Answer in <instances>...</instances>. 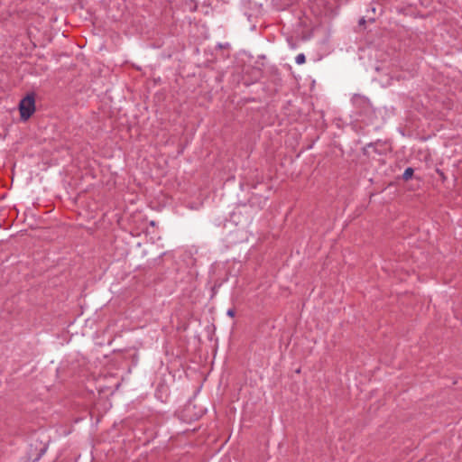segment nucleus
Here are the masks:
<instances>
[{
  "instance_id": "1",
  "label": "nucleus",
  "mask_w": 462,
  "mask_h": 462,
  "mask_svg": "<svg viewBox=\"0 0 462 462\" xmlns=\"http://www.w3.org/2000/svg\"><path fill=\"white\" fill-rule=\"evenodd\" d=\"M20 116L23 120H27L35 111V99L33 95H27L19 104Z\"/></svg>"
},
{
  "instance_id": "2",
  "label": "nucleus",
  "mask_w": 462,
  "mask_h": 462,
  "mask_svg": "<svg viewBox=\"0 0 462 462\" xmlns=\"http://www.w3.org/2000/svg\"><path fill=\"white\" fill-rule=\"evenodd\" d=\"M352 104L355 107L365 111L370 107V100L360 94H355L351 98Z\"/></svg>"
},
{
  "instance_id": "3",
  "label": "nucleus",
  "mask_w": 462,
  "mask_h": 462,
  "mask_svg": "<svg viewBox=\"0 0 462 462\" xmlns=\"http://www.w3.org/2000/svg\"><path fill=\"white\" fill-rule=\"evenodd\" d=\"M413 172H414V171H413V169H412V168H411V167L407 168V169L404 171L403 174H402V178H403V180H410V179L412 177Z\"/></svg>"
},
{
  "instance_id": "4",
  "label": "nucleus",
  "mask_w": 462,
  "mask_h": 462,
  "mask_svg": "<svg viewBox=\"0 0 462 462\" xmlns=\"http://www.w3.org/2000/svg\"><path fill=\"white\" fill-rule=\"evenodd\" d=\"M295 61L299 65L305 63V61H306L305 55L303 53L298 54L295 58Z\"/></svg>"
},
{
  "instance_id": "5",
  "label": "nucleus",
  "mask_w": 462,
  "mask_h": 462,
  "mask_svg": "<svg viewBox=\"0 0 462 462\" xmlns=\"http://www.w3.org/2000/svg\"><path fill=\"white\" fill-rule=\"evenodd\" d=\"M226 314L227 316L231 317V318H234L235 315H236V311L234 309H229L227 311H226Z\"/></svg>"
},
{
  "instance_id": "6",
  "label": "nucleus",
  "mask_w": 462,
  "mask_h": 462,
  "mask_svg": "<svg viewBox=\"0 0 462 462\" xmlns=\"http://www.w3.org/2000/svg\"><path fill=\"white\" fill-rule=\"evenodd\" d=\"M365 23V19H364V18H362V19L360 20V23Z\"/></svg>"
}]
</instances>
